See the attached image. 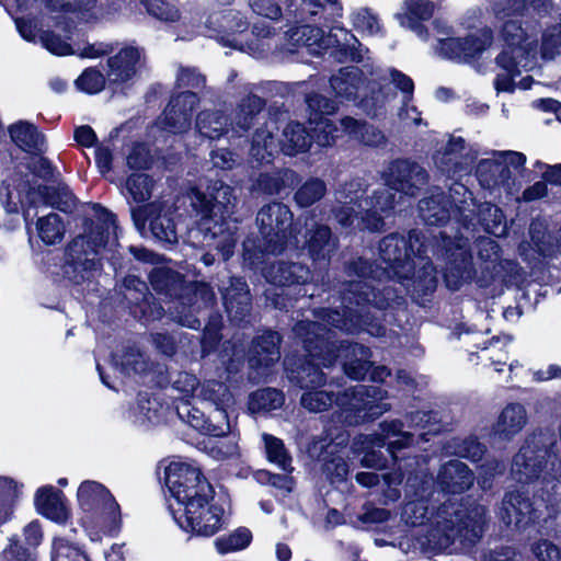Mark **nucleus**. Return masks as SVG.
I'll list each match as a JSON object with an SVG mask.
<instances>
[{"label": "nucleus", "mask_w": 561, "mask_h": 561, "mask_svg": "<svg viewBox=\"0 0 561 561\" xmlns=\"http://www.w3.org/2000/svg\"><path fill=\"white\" fill-rule=\"evenodd\" d=\"M294 190H296L293 197L295 204L299 208H308L325 196L328 187L322 179L310 176Z\"/></svg>", "instance_id": "c03bdc74"}, {"label": "nucleus", "mask_w": 561, "mask_h": 561, "mask_svg": "<svg viewBox=\"0 0 561 561\" xmlns=\"http://www.w3.org/2000/svg\"><path fill=\"white\" fill-rule=\"evenodd\" d=\"M293 23L285 33L290 44L297 47L327 48L322 27L307 22H296L294 19Z\"/></svg>", "instance_id": "79ce46f5"}, {"label": "nucleus", "mask_w": 561, "mask_h": 561, "mask_svg": "<svg viewBox=\"0 0 561 561\" xmlns=\"http://www.w3.org/2000/svg\"><path fill=\"white\" fill-rule=\"evenodd\" d=\"M222 306L229 322L242 328L250 322L252 312V294L243 276H230L228 285L221 289Z\"/></svg>", "instance_id": "f3484780"}, {"label": "nucleus", "mask_w": 561, "mask_h": 561, "mask_svg": "<svg viewBox=\"0 0 561 561\" xmlns=\"http://www.w3.org/2000/svg\"><path fill=\"white\" fill-rule=\"evenodd\" d=\"M193 206L202 215L204 239L224 261L230 260L239 241V220L214 195L193 188Z\"/></svg>", "instance_id": "423d86ee"}, {"label": "nucleus", "mask_w": 561, "mask_h": 561, "mask_svg": "<svg viewBox=\"0 0 561 561\" xmlns=\"http://www.w3.org/2000/svg\"><path fill=\"white\" fill-rule=\"evenodd\" d=\"M124 300L129 314L142 324H149L163 318L165 311L160 300L149 290L146 282L138 276L128 275L123 282Z\"/></svg>", "instance_id": "4468645a"}, {"label": "nucleus", "mask_w": 561, "mask_h": 561, "mask_svg": "<svg viewBox=\"0 0 561 561\" xmlns=\"http://www.w3.org/2000/svg\"><path fill=\"white\" fill-rule=\"evenodd\" d=\"M220 118L217 112L203 111L196 117V127L203 136L210 139H219L226 133Z\"/></svg>", "instance_id": "69168bd1"}, {"label": "nucleus", "mask_w": 561, "mask_h": 561, "mask_svg": "<svg viewBox=\"0 0 561 561\" xmlns=\"http://www.w3.org/2000/svg\"><path fill=\"white\" fill-rule=\"evenodd\" d=\"M152 236L162 242L176 244L179 242L176 224L171 214L158 213L149 222Z\"/></svg>", "instance_id": "603ef678"}, {"label": "nucleus", "mask_w": 561, "mask_h": 561, "mask_svg": "<svg viewBox=\"0 0 561 561\" xmlns=\"http://www.w3.org/2000/svg\"><path fill=\"white\" fill-rule=\"evenodd\" d=\"M322 320L333 329L347 334L366 332L374 337H382L387 333L386 325L380 319L348 306L324 309Z\"/></svg>", "instance_id": "2eb2a0df"}, {"label": "nucleus", "mask_w": 561, "mask_h": 561, "mask_svg": "<svg viewBox=\"0 0 561 561\" xmlns=\"http://www.w3.org/2000/svg\"><path fill=\"white\" fill-rule=\"evenodd\" d=\"M428 179L427 171L417 162L397 159L390 163L387 184L396 192L416 197Z\"/></svg>", "instance_id": "6ab92c4d"}, {"label": "nucleus", "mask_w": 561, "mask_h": 561, "mask_svg": "<svg viewBox=\"0 0 561 561\" xmlns=\"http://www.w3.org/2000/svg\"><path fill=\"white\" fill-rule=\"evenodd\" d=\"M178 416L191 427L198 431L199 433L211 436L222 437L226 436L230 431L229 423H214L211 415L206 416L204 412L191 404L188 400H182L180 404L175 407Z\"/></svg>", "instance_id": "72a5a7b5"}, {"label": "nucleus", "mask_w": 561, "mask_h": 561, "mask_svg": "<svg viewBox=\"0 0 561 561\" xmlns=\"http://www.w3.org/2000/svg\"><path fill=\"white\" fill-rule=\"evenodd\" d=\"M36 229L38 238L46 245L59 243L65 236L64 221L56 213L39 217L36 221Z\"/></svg>", "instance_id": "49530a36"}, {"label": "nucleus", "mask_w": 561, "mask_h": 561, "mask_svg": "<svg viewBox=\"0 0 561 561\" xmlns=\"http://www.w3.org/2000/svg\"><path fill=\"white\" fill-rule=\"evenodd\" d=\"M263 439L267 460L276 463L283 470H287L291 463V456L287 451L284 442L271 434H264Z\"/></svg>", "instance_id": "e2e57ef3"}, {"label": "nucleus", "mask_w": 561, "mask_h": 561, "mask_svg": "<svg viewBox=\"0 0 561 561\" xmlns=\"http://www.w3.org/2000/svg\"><path fill=\"white\" fill-rule=\"evenodd\" d=\"M249 22L239 11H228L221 15V27L224 28L221 41L227 47H236L234 35L245 33L249 30Z\"/></svg>", "instance_id": "864d4df0"}, {"label": "nucleus", "mask_w": 561, "mask_h": 561, "mask_svg": "<svg viewBox=\"0 0 561 561\" xmlns=\"http://www.w3.org/2000/svg\"><path fill=\"white\" fill-rule=\"evenodd\" d=\"M146 12L164 23H175L181 19L179 8L167 0H139Z\"/></svg>", "instance_id": "13d9d810"}, {"label": "nucleus", "mask_w": 561, "mask_h": 561, "mask_svg": "<svg viewBox=\"0 0 561 561\" xmlns=\"http://www.w3.org/2000/svg\"><path fill=\"white\" fill-rule=\"evenodd\" d=\"M380 267L375 261L364 256L352 257L344 263V273L348 277H357L358 280L376 279Z\"/></svg>", "instance_id": "052dcab7"}, {"label": "nucleus", "mask_w": 561, "mask_h": 561, "mask_svg": "<svg viewBox=\"0 0 561 561\" xmlns=\"http://www.w3.org/2000/svg\"><path fill=\"white\" fill-rule=\"evenodd\" d=\"M378 251L389 278H408L415 268V260L428 253V240L419 229H411L407 237L391 232L379 241Z\"/></svg>", "instance_id": "0eeeda50"}, {"label": "nucleus", "mask_w": 561, "mask_h": 561, "mask_svg": "<svg viewBox=\"0 0 561 561\" xmlns=\"http://www.w3.org/2000/svg\"><path fill=\"white\" fill-rule=\"evenodd\" d=\"M111 359L113 365L119 367L121 373L125 376L142 374L147 369L142 354L133 346L125 347L122 354L112 353Z\"/></svg>", "instance_id": "3c124183"}, {"label": "nucleus", "mask_w": 561, "mask_h": 561, "mask_svg": "<svg viewBox=\"0 0 561 561\" xmlns=\"http://www.w3.org/2000/svg\"><path fill=\"white\" fill-rule=\"evenodd\" d=\"M201 397L204 401L214 405V412L224 423H229L227 409L232 403L233 397L229 387L219 380H206L201 389Z\"/></svg>", "instance_id": "a19ab883"}, {"label": "nucleus", "mask_w": 561, "mask_h": 561, "mask_svg": "<svg viewBox=\"0 0 561 561\" xmlns=\"http://www.w3.org/2000/svg\"><path fill=\"white\" fill-rule=\"evenodd\" d=\"M154 291L171 299L178 312V322L193 330L201 329V319L194 313L199 306L216 302L213 287L204 282L188 283L183 274L169 267H156L149 274Z\"/></svg>", "instance_id": "7ed1b4c3"}, {"label": "nucleus", "mask_w": 561, "mask_h": 561, "mask_svg": "<svg viewBox=\"0 0 561 561\" xmlns=\"http://www.w3.org/2000/svg\"><path fill=\"white\" fill-rule=\"evenodd\" d=\"M375 434L365 436L363 442V457L360 459V463L365 468L383 470L389 467L391 460L388 454L383 453V448H379L375 446Z\"/></svg>", "instance_id": "4d7b16f0"}, {"label": "nucleus", "mask_w": 561, "mask_h": 561, "mask_svg": "<svg viewBox=\"0 0 561 561\" xmlns=\"http://www.w3.org/2000/svg\"><path fill=\"white\" fill-rule=\"evenodd\" d=\"M387 433H389L387 431ZM394 436H397L394 439H390L388 434H375V446L379 448H385L386 453L388 454L391 465L396 466L399 465V462L404 458V456L400 455L401 451L405 448H408L411 445L412 442V434L410 433H402V432H392Z\"/></svg>", "instance_id": "09e8293b"}, {"label": "nucleus", "mask_w": 561, "mask_h": 561, "mask_svg": "<svg viewBox=\"0 0 561 561\" xmlns=\"http://www.w3.org/2000/svg\"><path fill=\"white\" fill-rule=\"evenodd\" d=\"M284 401L285 397L282 390L268 387L251 392L248 404L252 412H270L279 409Z\"/></svg>", "instance_id": "8fccbe9b"}, {"label": "nucleus", "mask_w": 561, "mask_h": 561, "mask_svg": "<svg viewBox=\"0 0 561 561\" xmlns=\"http://www.w3.org/2000/svg\"><path fill=\"white\" fill-rule=\"evenodd\" d=\"M260 236L266 241V249L283 253L293 241L297 242L298 227L294 214L283 202L264 205L256 215Z\"/></svg>", "instance_id": "1a4fd4ad"}, {"label": "nucleus", "mask_w": 561, "mask_h": 561, "mask_svg": "<svg viewBox=\"0 0 561 561\" xmlns=\"http://www.w3.org/2000/svg\"><path fill=\"white\" fill-rule=\"evenodd\" d=\"M18 497L16 481L9 477H0V525L7 523L13 515Z\"/></svg>", "instance_id": "6e6d98bb"}, {"label": "nucleus", "mask_w": 561, "mask_h": 561, "mask_svg": "<svg viewBox=\"0 0 561 561\" xmlns=\"http://www.w3.org/2000/svg\"><path fill=\"white\" fill-rule=\"evenodd\" d=\"M140 58L141 50L136 46H125L114 56L108 57L110 82L112 84H123L131 80L137 73Z\"/></svg>", "instance_id": "473e14b6"}, {"label": "nucleus", "mask_w": 561, "mask_h": 561, "mask_svg": "<svg viewBox=\"0 0 561 561\" xmlns=\"http://www.w3.org/2000/svg\"><path fill=\"white\" fill-rule=\"evenodd\" d=\"M359 75L357 68H341L337 75L330 78V87L336 98L346 101H356L359 89Z\"/></svg>", "instance_id": "37998d69"}, {"label": "nucleus", "mask_w": 561, "mask_h": 561, "mask_svg": "<svg viewBox=\"0 0 561 561\" xmlns=\"http://www.w3.org/2000/svg\"><path fill=\"white\" fill-rule=\"evenodd\" d=\"M50 561H91L88 553L64 537H55L51 542Z\"/></svg>", "instance_id": "5fc2aeb1"}, {"label": "nucleus", "mask_w": 561, "mask_h": 561, "mask_svg": "<svg viewBox=\"0 0 561 561\" xmlns=\"http://www.w3.org/2000/svg\"><path fill=\"white\" fill-rule=\"evenodd\" d=\"M284 367L290 382L302 390L321 388L327 383V375L322 370L323 364L308 353L287 355Z\"/></svg>", "instance_id": "aec40b11"}, {"label": "nucleus", "mask_w": 561, "mask_h": 561, "mask_svg": "<svg viewBox=\"0 0 561 561\" xmlns=\"http://www.w3.org/2000/svg\"><path fill=\"white\" fill-rule=\"evenodd\" d=\"M67 502L64 492L51 484L38 488L34 495L37 513L59 525H65L71 517Z\"/></svg>", "instance_id": "a878e982"}, {"label": "nucleus", "mask_w": 561, "mask_h": 561, "mask_svg": "<svg viewBox=\"0 0 561 561\" xmlns=\"http://www.w3.org/2000/svg\"><path fill=\"white\" fill-rule=\"evenodd\" d=\"M263 276L275 288H285L294 290L297 296H306L304 286L310 282L311 272L301 263L277 261L264 267Z\"/></svg>", "instance_id": "a211bd4d"}, {"label": "nucleus", "mask_w": 561, "mask_h": 561, "mask_svg": "<svg viewBox=\"0 0 561 561\" xmlns=\"http://www.w3.org/2000/svg\"><path fill=\"white\" fill-rule=\"evenodd\" d=\"M419 214L426 226L442 227L450 220L451 202L445 193L420 199Z\"/></svg>", "instance_id": "e433bc0d"}, {"label": "nucleus", "mask_w": 561, "mask_h": 561, "mask_svg": "<svg viewBox=\"0 0 561 561\" xmlns=\"http://www.w3.org/2000/svg\"><path fill=\"white\" fill-rule=\"evenodd\" d=\"M152 176L147 173H131L126 180V188L136 203H144L151 197Z\"/></svg>", "instance_id": "bf43d9fd"}, {"label": "nucleus", "mask_w": 561, "mask_h": 561, "mask_svg": "<svg viewBox=\"0 0 561 561\" xmlns=\"http://www.w3.org/2000/svg\"><path fill=\"white\" fill-rule=\"evenodd\" d=\"M99 253L84 236L73 238L65 248V276L75 285L82 284L87 279L85 274L96 271L100 265Z\"/></svg>", "instance_id": "dca6fc26"}, {"label": "nucleus", "mask_w": 561, "mask_h": 561, "mask_svg": "<svg viewBox=\"0 0 561 561\" xmlns=\"http://www.w3.org/2000/svg\"><path fill=\"white\" fill-rule=\"evenodd\" d=\"M431 245L433 256L444 262V279L448 288L457 290L463 282L472 278V252L466 242H461V239L455 241L446 232L440 231Z\"/></svg>", "instance_id": "9d476101"}, {"label": "nucleus", "mask_w": 561, "mask_h": 561, "mask_svg": "<svg viewBox=\"0 0 561 561\" xmlns=\"http://www.w3.org/2000/svg\"><path fill=\"white\" fill-rule=\"evenodd\" d=\"M527 421L526 410L520 403H510L501 412L494 433L500 438L510 440L522 431Z\"/></svg>", "instance_id": "ea45409f"}, {"label": "nucleus", "mask_w": 561, "mask_h": 561, "mask_svg": "<svg viewBox=\"0 0 561 561\" xmlns=\"http://www.w3.org/2000/svg\"><path fill=\"white\" fill-rule=\"evenodd\" d=\"M126 162L128 168L131 170H150L153 164V157L149 146L142 141L134 142L126 158Z\"/></svg>", "instance_id": "338daca9"}, {"label": "nucleus", "mask_w": 561, "mask_h": 561, "mask_svg": "<svg viewBox=\"0 0 561 561\" xmlns=\"http://www.w3.org/2000/svg\"><path fill=\"white\" fill-rule=\"evenodd\" d=\"M282 335L277 331L265 330L252 340L248 362L253 369H267L280 359Z\"/></svg>", "instance_id": "bb28decb"}, {"label": "nucleus", "mask_w": 561, "mask_h": 561, "mask_svg": "<svg viewBox=\"0 0 561 561\" xmlns=\"http://www.w3.org/2000/svg\"><path fill=\"white\" fill-rule=\"evenodd\" d=\"M265 99L257 94L250 93L244 96L239 105L236 113V125L239 129L248 133L254 125L256 116L265 108Z\"/></svg>", "instance_id": "a18cd8bd"}, {"label": "nucleus", "mask_w": 561, "mask_h": 561, "mask_svg": "<svg viewBox=\"0 0 561 561\" xmlns=\"http://www.w3.org/2000/svg\"><path fill=\"white\" fill-rule=\"evenodd\" d=\"M466 149V140L461 136H450L442 150L433 156L434 163L442 174L448 178L458 175L463 170L460 158Z\"/></svg>", "instance_id": "f704fd0d"}, {"label": "nucleus", "mask_w": 561, "mask_h": 561, "mask_svg": "<svg viewBox=\"0 0 561 561\" xmlns=\"http://www.w3.org/2000/svg\"><path fill=\"white\" fill-rule=\"evenodd\" d=\"M539 518L528 492L515 490L506 492L503 499V519L517 530H525Z\"/></svg>", "instance_id": "393cba45"}, {"label": "nucleus", "mask_w": 561, "mask_h": 561, "mask_svg": "<svg viewBox=\"0 0 561 561\" xmlns=\"http://www.w3.org/2000/svg\"><path fill=\"white\" fill-rule=\"evenodd\" d=\"M386 391L378 386L358 385L343 392L314 388L305 390L300 404L310 412H323L336 405L342 422L347 426H358L374 422L386 411L382 400Z\"/></svg>", "instance_id": "f03ea898"}, {"label": "nucleus", "mask_w": 561, "mask_h": 561, "mask_svg": "<svg viewBox=\"0 0 561 561\" xmlns=\"http://www.w3.org/2000/svg\"><path fill=\"white\" fill-rule=\"evenodd\" d=\"M217 301L209 306H199L196 316L201 319V325L205 322L201 337L202 357L218 351L222 340L224 320L221 313L216 309Z\"/></svg>", "instance_id": "c756f323"}, {"label": "nucleus", "mask_w": 561, "mask_h": 561, "mask_svg": "<svg viewBox=\"0 0 561 561\" xmlns=\"http://www.w3.org/2000/svg\"><path fill=\"white\" fill-rule=\"evenodd\" d=\"M164 483L174 500L168 511L190 537L210 538L226 527L225 508L202 469L172 461L164 469Z\"/></svg>", "instance_id": "f257e3e1"}, {"label": "nucleus", "mask_w": 561, "mask_h": 561, "mask_svg": "<svg viewBox=\"0 0 561 561\" xmlns=\"http://www.w3.org/2000/svg\"><path fill=\"white\" fill-rule=\"evenodd\" d=\"M330 357L327 360V354L321 359L324 367L330 368L340 364L343 373L352 380H364L369 373L373 362L370 360L371 350L357 342L332 341L329 346Z\"/></svg>", "instance_id": "ddd939ff"}, {"label": "nucleus", "mask_w": 561, "mask_h": 561, "mask_svg": "<svg viewBox=\"0 0 561 561\" xmlns=\"http://www.w3.org/2000/svg\"><path fill=\"white\" fill-rule=\"evenodd\" d=\"M394 279L405 286L408 295L419 306L431 300L438 284L436 267L427 253L424 259L415 260V268L408 278Z\"/></svg>", "instance_id": "4be33fe9"}, {"label": "nucleus", "mask_w": 561, "mask_h": 561, "mask_svg": "<svg viewBox=\"0 0 561 561\" xmlns=\"http://www.w3.org/2000/svg\"><path fill=\"white\" fill-rule=\"evenodd\" d=\"M404 13H398L397 19L402 26H408L419 35L427 34L423 22L430 21L435 12L432 0H404Z\"/></svg>", "instance_id": "4c0bfd02"}, {"label": "nucleus", "mask_w": 561, "mask_h": 561, "mask_svg": "<svg viewBox=\"0 0 561 561\" xmlns=\"http://www.w3.org/2000/svg\"><path fill=\"white\" fill-rule=\"evenodd\" d=\"M2 561H36V554L22 543L18 535L9 538V543L1 552Z\"/></svg>", "instance_id": "774afa93"}, {"label": "nucleus", "mask_w": 561, "mask_h": 561, "mask_svg": "<svg viewBox=\"0 0 561 561\" xmlns=\"http://www.w3.org/2000/svg\"><path fill=\"white\" fill-rule=\"evenodd\" d=\"M437 515L443 529L438 523L428 534V541L434 548L447 549L456 541L476 545L481 539L484 524L481 506L465 499H448L439 505Z\"/></svg>", "instance_id": "39448f33"}, {"label": "nucleus", "mask_w": 561, "mask_h": 561, "mask_svg": "<svg viewBox=\"0 0 561 561\" xmlns=\"http://www.w3.org/2000/svg\"><path fill=\"white\" fill-rule=\"evenodd\" d=\"M92 208L95 211L96 220L90 217L83 218L84 233L82 236L100 252L108 242L110 228L116 227V215L99 203H94Z\"/></svg>", "instance_id": "7c9ffc66"}, {"label": "nucleus", "mask_w": 561, "mask_h": 561, "mask_svg": "<svg viewBox=\"0 0 561 561\" xmlns=\"http://www.w3.org/2000/svg\"><path fill=\"white\" fill-rule=\"evenodd\" d=\"M474 481L472 470L460 460H449L444 463L437 474V484L445 494H462Z\"/></svg>", "instance_id": "c85d7f7f"}, {"label": "nucleus", "mask_w": 561, "mask_h": 561, "mask_svg": "<svg viewBox=\"0 0 561 561\" xmlns=\"http://www.w3.org/2000/svg\"><path fill=\"white\" fill-rule=\"evenodd\" d=\"M310 457L321 462L322 472L332 481L343 482L348 474V463L327 437H314L307 447Z\"/></svg>", "instance_id": "b1692460"}, {"label": "nucleus", "mask_w": 561, "mask_h": 561, "mask_svg": "<svg viewBox=\"0 0 561 561\" xmlns=\"http://www.w3.org/2000/svg\"><path fill=\"white\" fill-rule=\"evenodd\" d=\"M79 507L92 518H98L103 531L111 537L119 534L122 528L121 506L111 491L93 480L81 482L77 491Z\"/></svg>", "instance_id": "6e6552de"}, {"label": "nucleus", "mask_w": 561, "mask_h": 561, "mask_svg": "<svg viewBox=\"0 0 561 561\" xmlns=\"http://www.w3.org/2000/svg\"><path fill=\"white\" fill-rule=\"evenodd\" d=\"M551 448L526 439L513 459V471L523 483H530L540 478L551 457Z\"/></svg>", "instance_id": "412c9836"}, {"label": "nucleus", "mask_w": 561, "mask_h": 561, "mask_svg": "<svg viewBox=\"0 0 561 561\" xmlns=\"http://www.w3.org/2000/svg\"><path fill=\"white\" fill-rule=\"evenodd\" d=\"M301 182V175L289 168L276 172L260 173L256 180L257 188L267 195H277L285 188L294 190Z\"/></svg>", "instance_id": "58836bf2"}, {"label": "nucleus", "mask_w": 561, "mask_h": 561, "mask_svg": "<svg viewBox=\"0 0 561 561\" xmlns=\"http://www.w3.org/2000/svg\"><path fill=\"white\" fill-rule=\"evenodd\" d=\"M252 539L251 530L244 526H240L228 535L217 537L214 545L216 551L224 556L248 548Z\"/></svg>", "instance_id": "de8ad7c7"}, {"label": "nucleus", "mask_w": 561, "mask_h": 561, "mask_svg": "<svg viewBox=\"0 0 561 561\" xmlns=\"http://www.w3.org/2000/svg\"><path fill=\"white\" fill-rule=\"evenodd\" d=\"M198 103V94L190 90L172 95L163 111V129L172 134L185 131L191 126Z\"/></svg>", "instance_id": "5701e85b"}, {"label": "nucleus", "mask_w": 561, "mask_h": 561, "mask_svg": "<svg viewBox=\"0 0 561 561\" xmlns=\"http://www.w3.org/2000/svg\"><path fill=\"white\" fill-rule=\"evenodd\" d=\"M305 101L310 127L291 121L283 131V151L290 157L307 152L313 142L320 147H329L335 141L336 127L329 116L337 112V103L318 92L306 94Z\"/></svg>", "instance_id": "20e7f679"}, {"label": "nucleus", "mask_w": 561, "mask_h": 561, "mask_svg": "<svg viewBox=\"0 0 561 561\" xmlns=\"http://www.w3.org/2000/svg\"><path fill=\"white\" fill-rule=\"evenodd\" d=\"M302 249L307 251L309 257L314 262L329 263L331 255L336 249V238L327 225L316 224L312 229L307 230L305 234Z\"/></svg>", "instance_id": "2f4dec72"}, {"label": "nucleus", "mask_w": 561, "mask_h": 561, "mask_svg": "<svg viewBox=\"0 0 561 561\" xmlns=\"http://www.w3.org/2000/svg\"><path fill=\"white\" fill-rule=\"evenodd\" d=\"M293 331L295 336L302 343V347L309 356L322 359L327 354V359L330 357V344L333 340L328 335L327 330L316 321L301 320L298 321Z\"/></svg>", "instance_id": "cd10ccee"}, {"label": "nucleus", "mask_w": 561, "mask_h": 561, "mask_svg": "<svg viewBox=\"0 0 561 561\" xmlns=\"http://www.w3.org/2000/svg\"><path fill=\"white\" fill-rule=\"evenodd\" d=\"M324 9L321 0H289L286 11L296 22L313 20Z\"/></svg>", "instance_id": "680f3d73"}, {"label": "nucleus", "mask_w": 561, "mask_h": 561, "mask_svg": "<svg viewBox=\"0 0 561 561\" xmlns=\"http://www.w3.org/2000/svg\"><path fill=\"white\" fill-rule=\"evenodd\" d=\"M342 299L345 306L366 311L374 308L379 311H398L407 305L405 298L400 290L385 285L377 288L365 280L351 279L344 284Z\"/></svg>", "instance_id": "9b49d317"}, {"label": "nucleus", "mask_w": 561, "mask_h": 561, "mask_svg": "<svg viewBox=\"0 0 561 561\" xmlns=\"http://www.w3.org/2000/svg\"><path fill=\"white\" fill-rule=\"evenodd\" d=\"M11 140L23 151L38 156L44 153L45 136L36 125L19 121L8 128Z\"/></svg>", "instance_id": "c9c22d12"}, {"label": "nucleus", "mask_w": 561, "mask_h": 561, "mask_svg": "<svg viewBox=\"0 0 561 561\" xmlns=\"http://www.w3.org/2000/svg\"><path fill=\"white\" fill-rule=\"evenodd\" d=\"M277 253L271 252L266 249V241L259 238L247 237L242 242V259L243 262L251 268H255L262 263L264 255Z\"/></svg>", "instance_id": "0e129e2a"}, {"label": "nucleus", "mask_w": 561, "mask_h": 561, "mask_svg": "<svg viewBox=\"0 0 561 561\" xmlns=\"http://www.w3.org/2000/svg\"><path fill=\"white\" fill-rule=\"evenodd\" d=\"M494 42V33L490 26H483L465 36H449L438 41L442 55L458 64H478L485 50Z\"/></svg>", "instance_id": "f8f14e48"}]
</instances>
